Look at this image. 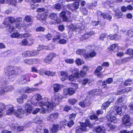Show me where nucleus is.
Wrapping results in <instances>:
<instances>
[{"label":"nucleus","mask_w":133,"mask_h":133,"mask_svg":"<svg viewBox=\"0 0 133 133\" xmlns=\"http://www.w3.org/2000/svg\"><path fill=\"white\" fill-rule=\"evenodd\" d=\"M6 83L3 81L2 83H0V94L3 95L7 93V90L6 89V86L4 85H6Z\"/></svg>","instance_id":"f8f14e48"},{"label":"nucleus","mask_w":133,"mask_h":133,"mask_svg":"<svg viewBox=\"0 0 133 133\" xmlns=\"http://www.w3.org/2000/svg\"><path fill=\"white\" fill-rule=\"evenodd\" d=\"M20 43L22 45H25L28 44L29 45H31L32 44V42L31 40L29 41L26 39H24L22 40Z\"/></svg>","instance_id":"5701e85b"},{"label":"nucleus","mask_w":133,"mask_h":133,"mask_svg":"<svg viewBox=\"0 0 133 133\" xmlns=\"http://www.w3.org/2000/svg\"><path fill=\"white\" fill-rule=\"evenodd\" d=\"M94 131L98 133H104L105 129L103 126H99L95 127L94 129Z\"/></svg>","instance_id":"2eb2a0df"},{"label":"nucleus","mask_w":133,"mask_h":133,"mask_svg":"<svg viewBox=\"0 0 133 133\" xmlns=\"http://www.w3.org/2000/svg\"><path fill=\"white\" fill-rule=\"evenodd\" d=\"M98 14L101 15L103 18L109 21H110L112 18V16L111 15L110 12L109 11L103 13L99 11L98 12Z\"/></svg>","instance_id":"9b49d317"},{"label":"nucleus","mask_w":133,"mask_h":133,"mask_svg":"<svg viewBox=\"0 0 133 133\" xmlns=\"http://www.w3.org/2000/svg\"><path fill=\"white\" fill-rule=\"evenodd\" d=\"M32 20V18L29 16H26L25 17V20L26 22H30Z\"/></svg>","instance_id":"4d7b16f0"},{"label":"nucleus","mask_w":133,"mask_h":133,"mask_svg":"<svg viewBox=\"0 0 133 133\" xmlns=\"http://www.w3.org/2000/svg\"><path fill=\"white\" fill-rule=\"evenodd\" d=\"M34 97L37 101H39L42 99V96L41 95L38 94H35Z\"/></svg>","instance_id":"a18cd8bd"},{"label":"nucleus","mask_w":133,"mask_h":133,"mask_svg":"<svg viewBox=\"0 0 133 133\" xmlns=\"http://www.w3.org/2000/svg\"><path fill=\"white\" fill-rule=\"evenodd\" d=\"M6 88L7 92L11 91L14 89L13 86L12 85L6 86Z\"/></svg>","instance_id":"de8ad7c7"},{"label":"nucleus","mask_w":133,"mask_h":133,"mask_svg":"<svg viewBox=\"0 0 133 133\" xmlns=\"http://www.w3.org/2000/svg\"><path fill=\"white\" fill-rule=\"evenodd\" d=\"M114 99H112L110 101L107 102L103 103L101 107V109H105L109 106L110 104L111 103L114 102Z\"/></svg>","instance_id":"b1692460"},{"label":"nucleus","mask_w":133,"mask_h":133,"mask_svg":"<svg viewBox=\"0 0 133 133\" xmlns=\"http://www.w3.org/2000/svg\"><path fill=\"white\" fill-rule=\"evenodd\" d=\"M59 126L58 125L54 124L51 128V131L52 133L57 132L58 130Z\"/></svg>","instance_id":"7c9ffc66"},{"label":"nucleus","mask_w":133,"mask_h":133,"mask_svg":"<svg viewBox=\"0 0 133 133\" xmlns=\"http://www.w3.org/2000/svg\"><path fill=\"white\" fill-rule=\"evenodd\" d=\"M96 55V52L94 49L91 51V52L89 54L86 53L85 54L84 56V57L86 60H88L89 58H93L95 57Z\"/></svg>","instance_id":"4468645a"},{"label":"nucleus","mask_w":133,"mask_h":133,"mask_svg":"<svg viewBox=\"0 0 133 133\" xmlns=\"http://www.w3.org/2000/svg\"><path fill=\"white\" fill-rule=\"evenodd\" d=\"M127 54L130 55V57L133 58V50L131 49H128L126 52Z\"/></svg>","instance_id":"58836bf2"},{"label":"nucleus","mask_w":133,"mask_h":133,"mask_svg":"<svg viewBox=\"0 0 133 133\" xmlns=\"http://www.w3.org/2000/svg\"><path fill=\"white\" fill-rule=\"evenodd\" d=\"M75 62L76 64L78 65H80L83 64H84V63L83 60L79 58H77L76 59Z\"/></svg>","instance_id":"473e14b6"},{"label":"nucleus","mask_w":133,"mask_h":133,"mask_svg":"<svg viewBox=\"0 0 133 133\" xmlns=\"http://www.w3.org/2000/svg\"><path fill=\"white\" fill-rule=\"evenodd\" d=\"M36 89L35 88H30L29 87H26L24 88L23 91L24 93H29L35 91Z\"/></svg>","instance_id":"393cba45"},{"label":"nucleus","mask_w":133,"mask_h":133,"mask_svg":"<svg viewBox=\"0 0 133 133\" xmlns=\"http://www.w3.org/2000/svg\"><path fill=\"white\" fill-rule=\"evenodd\" d=\"M21 38H27L31 36V35L29 33H26L24 34H21Z\"/></svg>","instance_id":"864d4df0"},{"label":"nucleus","mask_w":133,"mask_h":133,"mask_svg":"<svg viewBox=\"0 0 133 133\" xmlns=\"http://www.w3.org/2000/svg\"><path fill=\"white\" fill-rule=\"evenodd\" d=\"M127 34L128 37L127 38L125 39V40L131 42H133V31L132 30H129Z\"/></svg>","instance_id":"a211bd4d"},{"label":"nucleus","mask_w":133,"mask_h":133,"mask_svg":"<svg viewBox=\"0 0 133 133\" xmlns=\"http://www.w3.org/2000/svg\"><path fill=\"white\" fill-rule=\"evenodd\" d=\"M21 34H20L19 33L15 32L10 35L11 38H21Z\"/></svg>","instance_id":"2f4dec72"},{"label":"nucleus","mask_w":133,"mask_h":133,"mask_svg":"<svg viewBox=\"0 0 133 133\" xmlns=\"http://www.w3.org/2000/svg\"><path fill=\"white\" fill-rule=\"evenodd\" d=\"M79 2H74L73 4H70L67 5V7L68 9L72 11H74L79 8Z\"/></svg>","instance_id":"ddd939ff"},{"label":"nucleus","mask_w":133,"mask_h":133,"mask_svg":"<svg viewBox=\"0 0 133 133\" xmlns=\"http://www.w3.org/2000/svg\"><path fill=\"white\" fill-rule=\"evenodd\" d=\"M112 82L113 79L111 78H108L106 80V81H104L102 82L103 84H102V88L108 89V87H107V85H106L107 83L108 84H111Z\"/></svg>","instance_id":"aec40b11"},{"label":"nucleus","mask_w":133,"mask_h":133,"mask_svg":"<svg viewBox=\"0 0 133 133\" xmlns=\"http://www.w3.org/2000/svg\"><path fill=\"white\" fill-rule=\"evenodd\" d=\"M118 44H113L110 46V49L113 50L114 49H116V50H117L118 49Z\"/></svg>","instance_id":"c03bdc74"},{"label":"nucleus","mask_w":133,"mask_h":133,"mask_svg":"<svg viewBox=\"0 0 133 133\" xmlns=\"http://www.w3.org/2000/svg\"><path fill=\"white\" fill-rule=\"evenodd\" d=\"M15 18L12 17H8L5 19L4 23L5 25H7L6 27L7 31L11 32L14 30L16 31L20 30V26H18L17 24H14L12 23L15 21Z\"/></svg>","instance_id":"7ed1b4c3"},{"label":"nucleus","mask_w":133,"mask_h":133,"mask_svg":"<svg viewBox=\"0 0 133 133\" xmlns=\"http://www.w3.org/2000/svg\"><path fill=\"white\" fill-rule=\"evenodd\" d=\"M6 105L4 104L0 103V116H1L3 114V111L6 107Z\"/></svg>","instance_id":"a878e982"},{"label":"nucleus","mask_w":133,"mask_h":133,"mask_svg":"<svg viewBox=\"0 0 133 133\" xmlns=\"http://www.w3.org/2000/svg\"><path fill=\"white\" fill-rule=\"evenodd\" d=\"M39 54V52L37 50L28 51L24 52L22 54V55L24 57L26 56H35Z\"/></svg>","instance_id":"6e6552de"},{"label":"nucleus","mask_w":133,"mask_h":133,"mask_svg":"<svg viewBox=\"0 0 133 133\" xmlns=\"http://www.w3.org/2000/svg\"><path fill=\"white\" fill-rule=\"evenodd\" d=\"M94 49V46L90 45H88L86 47L85 50L87 52H89L90 51H91Z\"/></svg>","instance_id":"79ce46f5"},{"label":"nucleus","mask_w":133,"mask_h":133,"mask_svg":"<svg viewBox=\"0 0 133 133\" xmlns=\"http://www.w3.org/2000/svg\"><path fill=\"white\" fill-rule=\"evenodd\" d=\"M76 116V114H72L70 115L69 116V119L70 120L72 121L74 119Z\"/></svg>","instance_id":"0e129e2a"},{"label":"nucleus","mask_w":133,"mask_h":133,"mask_svg":"<svg viewBox=\"0 0 133 133\" xmlns=\"http://www.w3.org/2000/svg\"><path fill=\"white\" fill-rule=\"evenodd\" d=\"M24 112L25 111L23 109L19 107H18L17 108V112H15L13 107L11 106L9 107V109L7 111L6 113L9 115L14 114L17 117L21 118L23 117V114Z\"/></svg>","instance_id":"39448f33"},{"label":"nucleus","mask_w":133,"mask_h":133,"mask_svg":"<svg viewBox=\"0 0 133 133\" xmlns=\"http://www.w3.org/2000/svg\"><path fill=\"white\" fill-rule=\"evenodd\" d=\"M75 92V91L74 88H66L63 90V96H62L61 95L58 93L56 94L52 98V102L55 103V104H57L58 101L61 99L64 98H66L68 97L67 95L68 94L72 95L74 94Z\"/></svg>","instance_id":"20e7f679"},{"label":"nucleus","mask_w":133,"mask_h":133,"mask_svg":"<svg viewBox=\"0 0 133 133\" xmlns=\"http://www.w3.org/2000/svg\"><path fill=\"white\" fill-rule=\"evenodd\" d=\"M6 3L15 6L17 3L16 0H7Z\"/></svg>","instance_id":"72a5a7b5"},{"label":"nucleus","mask_w":133,"mask_h":133,"mask_svg":"<svg viewBox=\"0 0 133 133\" xmlns=\"http://www.w3.org/2000/svg\"><path fill=\"white\" fill-rule=\"evenodd\" d=\"M59 73L62 81H63L66 79L68 76V74L66 72L62 71L59 72Z\"/></svg>","instance_id":"412c9836"},{"label":"nucleus","mask_w":133,"mask_h":133,"mask_svg":"<svg viewBox=\"0 0 133 133\" xmlns=\"http://www.w3.org/2000/svg\"><path fill=\"white\" fill-rule=\"evenodd\" d=\"M123 0H116L113 1V0H109L107 4H109L110 7H112L113 6V3L114 2H117V3H120L122 2Z\"/></svg>","instance_id":"cd10ccee"},{"label":"nucleus","mask_w":133,"mask_h":133,"mask_svg":"<svg viewBox=\"0 0 133 133\" xmlns=\"http://www.w3.org/2000/svg\"><path fill=\"white\" fill-rule=\"evenodd\" d=\"M65 62L66 63L69 64L73 63L74 62V60L73 59H68V58L65 59Z\"/></svg>","instance_id":"052dcab7"},{"label":"nucleus","mask_w":133,"mask_h":133,"mask_svg":"<svg viewBox=\"0 0 133 133\" xmlns=\"http://www.w3.org/2000/svg\"><path fill=\"white\" fill-rule=\"evenodd\" d=\"M53 87L55 91L57 92L61 88L62 86L60 84H55L53 85Z\"/></svg>","instance_id":"c756f323"},{"label":"nucleus","mask_w":133,"mask_h":133,"mask_svg":"<svg viewBox=\"0 0 133 133\" xmlns=\"http://www.w3.org/2000/svg\"><path fill=\"white\" fill-rule=\"evenodd\" d=\"M60 38V37L59 36H55L53 39V42L56 43H59Z\"/></svg>","instance_id":"37998d69"},{"label":"nucleus","mask_w":133,"mask_h":133,"mask_svg":"<svg viewBox=\"0 0 133 133\" xmlns=\"http://www.w3.org/2000/svg\"><path fill=\"white\" fill-rule=\"evenodd\" d=\"M77 101V100L74 98H72L70 99L69 100V103L72 105H74Z\"/></svg>","instance_id":"3c124183"},{"label":"nucleus","mask_w":133,"mask_h":133,"mask_svg":"<svg viewBox=\"0 0 133 133\" xmlns=\"http://www.w3.org/2000/svg\"><path fill=\"white\" fill-rule=\"evenodd\" d=\"M76 53L77 54L81 55H83L85 54V51L83 49H78L76 51Z\"/></svg>","instance_id":"4c0bfd02"},{"label":"nucleus","mask_w":133,"mask_h":133,"mask_svg":"<svg viewBox=\"0 0 133 133\" xmlns=\"http://www.w3.org/2000/svg\"><path fill=\"white\" fill-rule=\"evenodd\" d=\"M31 104L35 106H39L41 107L40 109L37 108L34 110L32 112V114H36L39 111L43 114H45L46 112L51 111L53 110V108L55 106V103L52 102H52H50L47 98H46L45 99H42L41 101L39 102L37 101L35 103H32Z\"/></svg>","instance_id":"f257e3e1"},{"label":"nucleus","mask_w":133,"mask_h":133,"mask_svg":"<svg viewBox=\"0 0 133 133\" xmlns=\"http://www.w3.org/2000/svg\"><path fill=\"white\" fill-rule=\"evenodd\" d=\"M25 109L27 112L30 113L32 111V107L31 105L26 104L25 106Z\"/></svg>","instance_id":"c85d7f7f"},{"label":"nucleus","mask_w":133,"mask_h":133,"mask_svg":"<svg viewBox=\"0 0 133 133\" xmlns=\"http://www.w3.org/2000/svg\"><path fill=\"white\" fill-rule=\"evenodd\" d=\"M89 94L90 95H102V92L101 89H94L89 91Z\"/></svg>","instance_id":"dca6fc26"},{"label":"nucleus","mask_w":133,"mask_h":133,"mask_svg":"<svg viewBox=\"0 0 133 133\" xmlns=\"http://www.w3.org/2000/svg\"><path fill=\"white\" fill-rule=\"evenodd\" d=\"M53 8L54 9L59 10L61 9V6L59 3H57L53 6Z\"/></svg>","instance_id":"49530a36"},{"label":"nucleus","mask_w":133,"mask_h":133,"mask_svg":"<svg viewBox=\"0 0 133 133\" xmlns=\"http://www.w3.org/2000/svg\"><path fill=\"white\" fill-rule=\"evenodd\" d=\"M73 74H74V77L76 78L79 77V70L78 68H74L72 70H70Z\"/></svg>","instance_id":"bb28decb"},{"label":"nucleus","mask_w":133,"mask_h":133,"mask_svg":"<svg viewBox=\"0 0 133 133\" xmlns=\"http://www.w3.org/2000/svg\"><path fill=\"white\" fill-rule=\"evenodd\" d=\"M132 83V81L131 79H129L126 80L124 83V84L125 85H129Z\"/></svg>","instance_id":"5fc2aeb1"},{"label":"nucleus","mask_w":133,"mask_h":133,"mask_svg":"<svg viewBox=\"0 0 133 133\" xmlns=\"http://www.w3.org/2000/svg\"><path fill=\"white\" fill-rule=\"evenodd\" d=\"M91 37V35L88 33L82 35L81 37V39L82 41L85 40Z\"/></svg>","instance_id":"f704fd0d"},{"label":"nucleus","mask_w":133,"mask_h":133,"mask_svg":"<svg viewBox=\"0 0 133 133\" xmlns=\"http://www.w3.org/2000/svg\"><path fill=\"white\" fill-rule=\"evenodd\" d=\"M67 25L69 28L73 30H76L78 29H80L81 30H82L84 28V26H82L81 23L77 24L76 25L71 24L69 26L68 25Z\"/></svg>","instance_id":"9d476101"},{"label":"nucleus","mask_w":133,"mask_h":133,"mask_svg":"<svg viewBox=\"0 0 133 133\" xmlns=\"http://www.w3.org/2000/svg\"><path fill=\"white\" fill-rule=\"evenodd\" d=\"M31 62L32 63V64H37L39 63L38 60V59H31Z\"/></svg>","instance_id":"680f3d73"},{"label":"nucleus","mask_w":133,"mask_h":133,"mask_svg":"<svg viewBox=\"0 0 133 133\" xmlns=\"http://www.w3.org/2000/svg\"><path fill=\"white\" fill-rule=\"evenodd\" d=\"M17 68L12 66H8L4 69V72L8 75L11 76L17 73Z\"/></svg>","instance_id":"423d86ee"},{"label":"nucleus","mask_w":133,"mask_h":133,"mask_svg":"<svg viewBox=\"0 0 133 133\" xmlns=\"http://www.w3.org/2000/svg\"><path fill=\"white\" fill-rule=\"evenodd\" d=\"M47 15L46 13L42 14L41 20L43 21L46 20L47 18Z\"/></svg>","instance_id":"603ef678"},{"label":"nucleus","mask_w":133,"mask_h":133,"mask_svg":"<svg viewBox=\"0 0 133 133\" xmlns=\"http://www.w3.org/2000/svg\"><path fill=\"white\" fill-rule=\"evenodd\" d=\"M22 20V19L20 17L17 18L15 20V22L16 23L15 24H17L18 26H21L20 29H21V28L22 26L23 27H24V29L26 28L28 26V25H25V26L24 25H21V26L19 25V24L21 23V22Z\"/></svg>","instance_id":"4be33fe9"},{"label":"nucleus","mask_w":133,"mask_h":133,"mask_svg":"<svg viewBox=\"0 0 133 133\" xmlns=\"http://www.w3.org/2000/svg\"><path fill=\"white\" fill-rule=\"evenodd\" d=\"M74 122L73 121L71 120L69 121V123H65L66 124H67V126L69 127H71L74 124Z\"/></svg>","instance_id":"774afa93"},{"label":"nucleus","mask_w":133,"mask_h":133,"mask_svg":"<svg viewBox=\"0 0 133 133\" xmlns=\"http://www.w3.org/2000/svg\"><path fill=\"white\" fill-rule=\"evenodd\" d=\"M106 34L105 33L101 34L99 36V39L101 40H103L106 37Z\"/></svg>","instance_id":"6e6d98bb"},{"label":"nucleus","mask_w":133,"mask_h":133,"mask_svg":"<svg viewBox=\"0 0 133 133\" xmlns=\"http://www.w3.org/2000/svg\"><path fill=\"white\" fill-rule=\"evenodd\" d=\"M50 18L56 20L57 19V16L56 14L52 13L50 15Z\"/></svg>","instance_id":"ea45409f"},{"label":"nucleus","mask_w":133,"mask_h":133,"mask_svg":"<svg viewBox=\"0 0 133 133\" xmlns=\"http://www.w3.org/2000/svg\"><path fill=\"white\" fill-rule=\"evenodd\" d=\"M86 74V72L83 70H81L80 71L79 73V75L82 77H84Z\"/></svg>","instance_id":"e2e57ef3"},{"label":"nucleus","mask_w":133,"mask_h":133,"mask_svg":"<svg viewBox=\"0 0 133 133\" xmlns=\"http://www.w3.org/2000/svg\"><path fill=\"white\" fill-rule=\"evenodd\" d=\"M102 68L101 66H98L96 69L95 70V73H98L100 72L102 70Z\"/></svg>","instance_id":"13d9d810"},{"label":"nucleus","mask_w":133,"mask_h":133,"mask_svg":"<svg viewBox=\"0 0 133 133\" xmlns=\"http://www.w3.org/2000/svg\"><path fill=\"white\" fill-rule=\"evenodd\" d=\"M13 128H14V129H17L18 130L20 131L23 130V127L21 126L18 127L17 126L14 125L13 127Z\"/></svg>","instance_id":"bf43d9fd"},{"label":"nucleus","mask_w":133,"mask_h":133,"mask_svg":"<svg viewBox=\"0 0 133 133\" xmlns=\"http://www.w3.org/2000/svg\"><path fill=\"white\" fill-rule=\"evenodd\" d=\"M71 108L70 106H69L68 105H66L64 108V111L68 112L69 110H71Z\"/></svg>","instance_id":"338daca9"},{"label":"nucleus","mask_w":133,"mask_h":133,"mask_svg":"<svg viewBox=\"0 0 133 133\" xmlns=\"http://www.w3.org/2000/svg\"><path fill=\"white\" fill-rule=\"evenodd\" d=\"M115 15L116 16V18H121L122 15V13L118 11L116 12Z\"/></svg>","instance_id":"09e8293b"},{"label":"nucleus","mask_w":133,"mask_h":133,"mask_svg":"<svg viewBox=\"0 0 133 133\" xmlns=\"http://www.w3.org/2000/svg\"><path fill=\"white\" fill-rule=\"evenodd\" d=\"M90 118L91 119H94L95 121H97L98 119L97 116L95 114L91 116Z\"/></svg>","instance_id":"69168bd1"},{"label":"nucleus","mask_w":133,"mask_h":133,"mask_svg":"<svg viewBox=\"0 0 133 133\" xmlns=\"http://www.w3.org/2000/svg\"><path fill=\"white\" fill-rule=\"evenodd\" d=\"M65 11H62L60 14V17H62L64 21L67 20V17L65 15Z\"/></svg>","instance_id":"c9c22d12"},{"label":"nucleus","mask_w":133,"mask_h":133,"mask_svg":"<svg viewBox=\"0 0 133 133\" xmlns=\"http://www.w3.org/2000/svg\"><path fill=\"white\" fill-rule=\"evenodd\" d=\"M81 127L79 129V130L77 128L76 132L77 133H79V131H87L88 129L89 128L92 127L90 123L88 120L86 121L84 123H80Z\"/></svg>","instance_id":"0eeeda50"},{"label":"nucleus","mask_w":133,"mask_h":133,"mask_svg":"<svg viewBox=\"0 0 133 133\" xmlns=\"http://www.w3.org/2000/svg\"><path fill=\"white\" fill-rule=\"evenodd\" d=\"M58 116L59 114L57 112L53 113L47 117V119L48 120L53 121L58 118Z\"/></svg>","instance_id":"6ab92c4d"},{"label":"nucleus","mask_w":133,"mask_h":133,"mask_svg":"<svg viewBox=\"0 0 133 133\" xmlns=\"http://www.w3.org/2000/svg\"><path fill=\"white\" fill-rule=\"evenodd\" d=\"M91 80H88V79L85 78L84 79L83 81H82L81 83L85 85L87 82H88L89 84V83L91 82Z\"/></svg>","instance_id":"8fccbe9b"},{"label":"nucleus","mask_w":133,"mask_h":133,"mask_svg":"<svg viewBox=\"0 0 133 133\" xmlns=\"http://www.w3.org/2000/svg\"><path fill=\"white\" fill-rule=\"evenodd\" d=\"M45 75L54 76L55 75L56 73L55 72H52L50 71H46L45 72Z\"/></svg>","instance_id":"e433bc0d"},{"label":"nucleus","mask_w":133,"mask_h":133,"mask_svg":"<svg viewBox=\"0 0 133 133\" xmlns=\"http://www.w3.org/2000/svg\"><path fill=\"white\" fill-rule=\"evenodd\" d=\"M122 113V109L121 107L115 106L112 107L111 112L109 113L107 116V118L108 121L114 123H117L118 119L115 116L117 114L120 115Z\"/></svg>","instance_id":"f03ea898"},{"label":"nucleus","mask_w":133,"mask_h":133,"mask_svg":"<svg viewBox=\"0 0 133 133\" xmlns=\"http://www.w3.org/2000/svg\"><path fill=\"white\" fill-rule=\"evenodd\" d=\"M56 56V54L54 53H51L47 57L48 58L49 60V59L51 61L54 57H55Z\"/></svg>","instance_id":"a19ab883"},{"label":"nucleus","mask_w":133,"mask_h":133,"mask_svg":"<svg viewBox=\"0 0 133 133\" xmlns=\"http://www.w3.org/2000/svg\"><path fill=\"white\" fill-rule=\"evenodd\" d=\"M53 48L52 47V44H50L47 46H44L42 45H40L38 46L37 51H39L43 49L51 50Z\"/></svg>","instance_id":"f3484780"},{"label":"nucleus","mask_w":133,"mask_h":133,"mask_svg":"<svg viewBox=\"0 0 133 133\" xmlns=\"http://www.w3.org/2000/svg\"><path fill=\"white\" fill-rule=\"evenodd\" d=\"M122 122L126 126H130L131 124L130 122V117L128 115L124 116L122 119Z\"/></svg>","instance_id":"1a4fd4ad"}]
</instances>
